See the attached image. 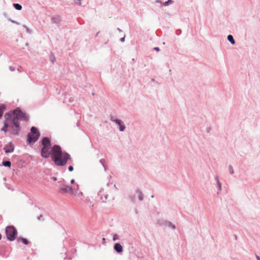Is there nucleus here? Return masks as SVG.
Here are the masks:
<instances>
[{
    "label": "nucleus",
    "mask_w": 260,
    "mask_h": 260,
    "mask_svg": "<svg viewBox=\"0 0 260 260\" xmlns=\"http://www.w3.org/2000/svg\"><path fill=\"white\" fill-rule=\"evenodd\" d=\"M257 260H260V257L258 255H256Z\"/></svg>",
    "instance_id": "c85d7f7f"
},
{
    "label": "nucleus",
    "mask_w": 260,
    "mask_h": 260,
    "mask_svg": "<svg viewBox=\"0 0 260 260\" xmlns=\"http://www.w3.org/2000/svg\"><path fill=\"white\" fill-rule=\"evenodd\" d=\"M6 233L7 239L10 241H14L15 239L17 232L14 226L11 225L8 226L6 229Z\"/></svg>",
    "instance_id": "39448f33"
},
{
    "label": "nucleus",
    "mask_w": 260,
    "mask_h": 260,
    "mask_svg": "<svg viewBox=\"0 0 260 260\" xmlns=\"http://www.w3.org/2000/svg\"><path fill=\"white\" fill-rule=\"evenodd\" d=\"M40 133L35 127H32L30 132L27 135V142L29 144L36 142L40 137Z\"/></svg>",
    "instance_id": "20e7f679"
},
{
    "label": "nucleus",
    "mask_w": 260,
    "mask_h": 260,
    "mask_svg": "<svg viewBox=\"0 0 260 260\" xmlns=\"http://www.w3.org/2000/svg\"><path fill=\"white\" fill-rule=\"evenodd\" d=\"M118 235H115L114 236V237H113V240H117V239H118Z\"/></svg>",
    "instance_id": "5701e85b"
},
{
    "label": "nucleus",
    "mask_w": 260,
    "mask_h": 260,
    "mask_svg": "<svg viewBox=\"0 0 260 260\" xmlns=\"http://www.w3.org/2000/svg\"><path fill=\"white\" fill-rule=\"evenodd\" d=\"M13 6L17 10H21L22 8V6L19 4H13Z\"/></svg>",
    "instance_id": "ddd939ff"
},
{
    "label": "nucleus",
    "mask_w": 260,
    "mask_h": 260,
    "mask_svg": "<svg viewBox=\"0 0 260 260\" xmlns=\"http://www.w3.org/2000/svg\"><path fill=\"white\" fill-rule=\"evenodd\" d=\"M43 148L41 150V156L44 158H48L51 154V151L50 150L51 143L49 139L47 138H44L42 140Z\"/></svg>",
    "instance_id": "7ed1b4c3"
},
{
    "label": "nucleus",
    "mask_w": 260,
    "mask_h": 260,
    "mask_svg": "<svg viewBox=\"0 0 260 260\" xmlns=\"http://www.w3.org/2000/svg\"><path fill=\"white\" fill-rule=\"evenodd\" d=\"M55 18H53L52 19V21H54V20L55 19Z\"/></svg>",
    "instance_id": "473e14b6"
},
{
    "label": "nucleus",
    "mask_w": 260,
    "mask_h": 260,
    "mask_svg": "<svg viewBox=\"0 0 260 260\" xmlns=\"http://www.w3.org/2000/svg\"><path fill=\"white\" fill-rule=\"evenodd\" d=\"M73 170H74V168H73V167H72V166H70V167H69V170L70 171H72Z\"/></svg>",
    "instance_id": "b1692460"
},
{
    "label": "nucleus",
    "mask_w": 260,
    "mask_h": 260,
    "mask_svg": "<svg viewBox=\"0 0 260 260\" xmlns=\"http://www.w3.org/2000/svg\"><path fill=\"white\" fill-rule=\"evenodd\" d=\"M79 188V186L78 185H77V189H78Z\"/></svg>",
    "instance_id": "2f4dec72"
},
{
    "label": "nucleus",
    "mask_w": 260,
    "mask_h": 260,
    "mask_svg": "<svg viewBox=\"0 0 260 260\" xmlns=\"http://www.w3.org/2000/svg\"><path fill=\"white\" fill-rule=\"evenodd\" d=\"M6 153H11L13 152L14 147L13 144L12 142L9 143V144L6 146L4 148Z\"/></svg>",
    "instance_id": "0eeeda50"
},
{
    "label": "nucleus",
    "mask_w": 260,
    "mask_h": 260,
    "mask_svg": "<svg viewBox=\"0 0 260 260\" xmlns=\"http://www.w3.org/2000/svg\"><path fill=\"white\" fill-rule=\"evenodd\" d=\"M60 190L61 192H66L72 195L74 194V189L69 186H63L60 188Z\"/></svg>",
    "instance_id": "423d86ee"
},
{
    "label": "nucleus",
    "mask_w": 260,
    "mask_h": 260,
    "mask_svg": "<svg viewBox=\"0 0 260 260\" xmlns=\"http://www.w3.org/2000/svg\"><path fill=\"white\" fill-rule=\"evenodd\" d=\"M51 158L56 165L63 166L71 157L68 153L62 152L60 146L54 145L51 148Z\"/></svg>",
    "instance_id": "f03ea898"
},
{
    "label": "nucleus",
    "mask_w": 260,
    "mask_h": 260,
    "mask_svg": "<svg viewBox=\"0 0 260 260\" xmlns=\"http://www.w3.org/2000/svg\"><path fill=\"white\" fill-rule=\"evenodd\" d=\"M99 33H100V32H99H99H98L96 33V34L95 36H96H96H98Z\"/></svg>",
    "instance_id": "c756f323"
},
{
    "label": "nucleus",
    "mask_w": 260,
    "mask_h": 260,
    "mask_svg": "<svg viewBox=\"0 0 260 260\" xmlns=\"http://www.w3.org/2000/svg\"><path fill=\"white\" fill-rule=\"evenodd\" d=\"M173 3V1L172 0H168L167 2L164 3V5L165 6H169V5L172 4Z\"/></svg>",
    "instance_id": "dca6fc26"
},
{
    "label": "nucleus",
    "mask_w": 260,
    "mask_h": 260,
    "mask_svg": "<svg viewBox=\"0 0 260 260\" xmlns=\"http://www.w3.org/2000/svg\"><path fill=\"white\" fill-rule=\"evenodd\" d=\"M71 183H74L75 182V180L74 179H72L71 180Z\"/></svg>",
    "instance_id": "cd10ccee"
},
{
    "label": "nucleus",
    "mask_w": 260,
    "mask_h": 260,
    "mask_svg": "<svg viewBox=\"0 0 260 260\" xmlns=\"http://www.w3.org/2000/svg\"><path fill=\"white\" fill-rule=\"evenodd\" d=\"M5 109V106L4 105L0 106V118L2 117L3 112Z\"/></svg>",
    "instance_id": "4468645a"
},
{
    "label": "nucleus",
    "mask_w": 260,
    "mask_h": 260,
    "mask_svg": "<svg viewBox=\"0 0 260 260\" xmlns=\"http://www.w3.org/2000/svg\"><path fill=\"white\" fill-rule=\"evenodd\" d=\"M229 171L231 174H232L234 173V170L232 166L229 167Z\"/></svg>",
    "instance_id": "412c9836"
},
{
    "label": "nucleus",
    "mask_w": 260,
    "mask_h": 260,
    "mask_svg": "<svg viewBox=\"0 0 260 260\" xmlns=\"http://www.w3.org/2000/svg\"><path fill=\"white\" fill-rule=\"evenodd\" d=\"M8 20L9 21L14 23V24H16V25H20V23H19L18 22H17V21H15V20H12L11 19H8Z\"/></svg>",
    "instance_id": "a211bd4d"
},
{
    "label": "nucleus",
    "mask_w": 260,
    "mask_h": 260,
    "mask_svg": "<svg viewBox=\"0 0 260 260\" xmlns=\"http://www.w3.org/2000/svg\"><path fill=\"white\" fill-rule=\"evenodd\" d=\"M23 27L25 29L26 32H27V33L29 32V29L28 27L27 26H26L25 25H23Z\"/></svg>",
    "instance_id": "aec40b11"
},
{
    "label": "nucleus",
    "mask_w": 260,
    "mask_h": 260,
    "mask_svg": "<svg viewBox=\"0 0 260 260\" xmlns=\"http://www.w3.org/2000/svg\"><path fill=\"white\" fill-rule=\"evenodd\" d=\"M115 122L119 125V128L121 131H123L125 129V126L123 122L120 120H114Z\"/></svg>",
    "instance_id": "1a4fd4ad"
},
{
    "label": "nucleus",
    "mask_w": 260,
    "mask_h": 260,
    "mask_svg": "<svg viewBox=\"0 0 260 260\" xmlns=\"http://www.w3.org/2000/svg\"><path fill=\"white\" fill-rule=\"evenodd\" d=\"M155 3L161 4V2L160 1H159V0H156L155 1Z\"/></svg>",
    "instance_id": "a878e982"
},
{
    "label": "nucleus",
    "mask_w": 260,
    "mask_h": 260,
    "mask_svg": "<svg viewBox=\"0 0 260 260\" xmlns=\"http://www.w3.org/2000/svg\"><path fill=\"white\" fill-rule=\"evenodd\" d=\"M228 40L232 44H235V41L234 40V39L232 35H229L227 37Z\"/></svg>",
    "instance_id": "9b49d317"
},
{
    "label": "nucleus",
    "mask_w": 260,
    "mask_h": 260,
    "mask_svg": "<svg viewBox=\"0 0 260 260\" xmlns=\"http://www.w3.org/2000/svg\"><path fill=\"white\" fill-rule=\"evenodd\" d=\"M17 240L19 242H22L23 243H24L25 245L28 244V241L26 239H25L23 238H19Z\"/></svg>",
    "instance_id": "f8f14e48"
},
{
    "label": "nucleus",
    "mask_w": 260,
    "mask_h": 260,
    "mask_svg": "<svg viewBox=\"0 0 260 260\" xmlns=\"http://www.w3.org/2000/svg\"><path fill=\"white\" fill-rule=\"evenodd\" d=\"M124 38H125V35L123 36V37L121 39H120V41L123 42L124 41Z\"/></svg>",
    "instance_id": "393cba45"
},
{
    "label": "nucleus",
    "mask_w": 260,
    "mask_h": 260,
    "mask_svg": "<svg viewBox=\"0 0 260 260\" xmlns=\"http://www.w3.org/2000/svg\"><path fill=\"white\" fill-rule=\"evenodd\" d=\"M74 2L76 4L80 5H81V1L80 0H74Z\"/></svg>",
    "instance_id": "4be33fe9"
},
{
    "label": "nucleus",
    "mask_w": 260,
    "mask_h": 260,
    "mask_svg": "<svg viewBox=\"0 0 260 260\" xmlns=\"http://www.w3.org/2000/svg\"><path fill=\"white\" fill-rule=\"evenodd\" d=\"M117 29L119 32H122V30H121L120 28H118H118H117Z\"/></svg>",
    "instance_id": "bb28decb"
},
{
    "label": "nucleus",
    "mask_w": 260,
    "mask_h": 260,
    "mask_svg": "<svg viewBox=\"0 0 260 260\" xmlns=\"http://www.w3.org/2000/svg\"><path fill=\"white\" fill-rule=\"evenodd\" d=\"M11 163L10 161H5L3 162V165L5 167H11Z\"/></svg>",
    "instance_id": "2eb2a0df"
},
{
    "label": "nucleus",
    "mask_w": 260,
    "mask_h": 260,
    "mask_svg": "<svg viewBox=\"0 0 260 260\" xmlns=\"http://www.w3.org/2000/svg\"><path fill=\"white\" fill-rule=\"evenodd\" d=\"M10 121H8L6 120V121L5 122V124L4 127L1 129L2 131H3L5 133H6L8 129H9V127L10 126Z\"/></svg>",
    "instance_id": "6e6552de"
},
{
    "label": "nucleus",
    "mask_w": 260,
    "mask_h": 260,
    "mask_svg": "<svg viewBox=\"0 0 260 260\" xmlns=\"http://www.w3.org/2000/svg\"><path fill=\"white\" fill-rule=\"evenodd\" d=\"M50 60L52 62L54 63L55 61V57L54 55H51L50 56Z\"/></svg>",
    "instance_id": "f3484780"
},
{
    "label": "nucleus",
    "mask_w": 260,
    "mask_h": 260,
    "mask_svg": "<svg viewBox=\"0 0 260 260\" xmlns=\"http://www.w3.org/2000/svg\"><path fill=\"white\" fill-rule=\"evenodd\" d=\"M114 249L118 252H121L123 251L122 247L119 243L115 244Z\"/></svg>",
    "instance_id": "9d476101"
},
{
    "label": "nucleus",
    "mask_w": 260,
    "mask_h": 260,
    "mask_svg": "<svg viewBox=\"0 0 260 260\" xmlns=\"http://www.w3.org/2000/svg\"><path fill=\"white\" fill-rule=\"evenodd\" d=\"M6 120L10 121V126L9 131L11 134L17 135L20 131L19 121L22 120H27L28 117L20 110L17 109L12 112L7 113L5 115Z\"/></svg>",
    "instance_id": "f257e3e1"
},
{
    "label": "nucleus",
    "mask_w": 260,
    "mask_h": 260,
    "mask_svg": "<svg viewBox=\"0 0 260 260\" xmlns=\"http://www.w3.org/2000/svg\"><path fill=\"white\" fill-rule=\"evenodd\" d=\"M216 180L217 182V184H218L219 189H221V183H220L218 178L217 177H216Z\"/></svg>",
    "instance_id": "6ab92c4d"
},
{
    "label": "nucleus",
    "mask_w": 260,
    "mask_h": 260,
    "mask_svg": "<svg viewBox=\"0 0 260 260\" xmlns=\"http://www.w3.org/2000/svg\"><path fill=\"white\" fill-rule=\"evenodd\" d=\"M153 49H159V48L158 47H154Z\"/></svg>",
    "instance_id": "7c9ffc66"
}]
</instances>
